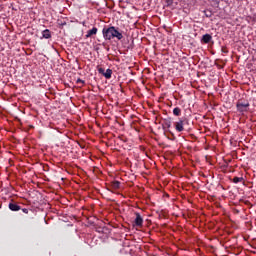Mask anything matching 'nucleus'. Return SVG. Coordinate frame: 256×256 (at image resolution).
<instances>
[{"label": "nucleus", "instance_id": "7", "mask_svg": "<svg viewBox=\"0 0 256 256\" xmlns=\"http://www.w3.org/2000/svg\"><path fill=\"white\" fill-rule=\"evenodd\" d=\"M93 35H97V28H92L91 30H88L87 34H86V37L89 38V37H93Z\"/></svg>", "mask_w": 256, "mask_h": 256}, {"label": "nucleus", "instance_id": "16", "mask_svg": "<svg viewBox=\"0 0 256 256\" xmlns=\"http://www.w3.org/2000/svg\"><path fill=\"white\" fill-rule=\"evenodd\" d=\"M78 81H81V79H78Z\"/></svg>", "mask_w": 256, "mask_h": 256}, {"label": "nucleus", "instance_id": "6", "mask_svg": "<svg viewBox=\"0 0 256 256\" xmlns=\"http://www.w3.org/2000/svg\"><path fill=\"white\" fill-rule=\"evenodd\" d=\"M211 39H213V37L210 34H205L202 37L203 43H211Z\"/></svg>", "mask_w": 256, "mask_h": 256}, {"label": "nucleus", "instance_id": "12", "mask_svg": "<svg viewBox=\"0 0 256 256\" xmlns=\"http://www.w3.org/2000/svg\"><path fill=\"white\" fill-rule=\"evenodd\" d=\"M241 181H243L242 177H234L233 178V183H241Z\"/></svg>", "mask_w": 256, "mask_h": 256}, {"label": "nucleus", "instance_id": "11", "mask_svg": "<svg viewBox=\"0 0 256 256\" xmlns=\"http://www.w3.org/2000/svg\"><path fill=\"white\" fill-rule=\"evenodd\" d=\"M121 185V183L119 181H114L112 182V187L113 189H119V186Z\"/></svg>", "mask_w": 256, "mask_h": 256}, {"label": "nucleus", "instance_id": "1", "mask_svg": "<svg viewBox=\"0 0 256 256\" xmlns=\"http://www.w3.org/2000/svg\"><path fill=\"white\" fill-rule=\"evenodd\" d=\"M103 37L104 39L111 41V39H118V41H121L123 39V34L119 32L117 29H115L114 26H111L109 28H104L103 31Z\"/></svg>", "mask_w": 256, "mask_h": 256}, {"label": "nucleus", "instance_id": "9", "mask_svg": "<svg viewBox=\"0 0 256 256\" xmlns=\"http://www.w3.org/2000/svg\"><path fill=\"white\" fill-rule=\"evenodd\" d=\"M103 75H104V77H105L106 79H111V75H113V70L107 69L106 72H104Z\"/></svg>", "mask_w": 256, "mask_h": 256}, {"label": "nucleus", "instance_id": "8", "mask_svg": "<svg viewBox=\"0 0 256 256\" xmlns=\"http://www.w3.org/2000/svg\"><path fill=\"white\" fill-rule=\"evenodd\" d=\"M42 37L44 39H51V32L49 31V29H46L42 32Z\"/></svg>", "mask_w": 256, "mask_h": 256}, {"label": "nucleus", "instance_id": "2", "mask_svg": "<svg viewBox=\"0 0 256 256\" xmlns=\"http://www.w3.org/2000/svg\"><path fill=\"white\" fill-rule=\"evenodd\" d=\"M247 107H249V103H241V102L237 103V109L238 111H240V113L247 111Z\"/></svg>", "mask_w": 256, "mask_h": 256}, {"label": "nucleus", "instance_id": "14", "mask_svg": "<svg viewBox=\"0 0 256 256\" xmlns=\"http://www.w3.org/2000/svg\"><path fill=\"white\" fill-rule=\"evenodd\" d=\"M167 127H171V122H166Z\"/></svg>", "mask_w": 256, "mask_h": 256}, {"label": "nucleus", "instance_id": "5", "mask_svg": "<svg viewBox=\"0 0 256 256\" xmlns=\"http://www.w3.org/2000/svg\"><path fill=\"white\" fill-rule=\"evenodd\" d=\"M9 210L10 211H20L21 210V206L15 204V203H10L9 204Z\"/></svg>", "mask_w": 256, "mask_h": 256}, {"label": "nucleus", "instance_id": "3", "mask_svg": "<svg viewBox=\"0 0 256 256\" xmlns=\"http://www.w3.org/2000/svg\"><path fill=\"white\" fill-rule=\"evenodd\" d=\"M136 218L134 220V223L136 225V227H141L143 225V218L141 217V214L136 213Z\"/></svg>", "mask_w": 256, "mask_h": 256}, {"label": "nucleus", "instance_id": "13", "mask_svg": "<svg viewBox=\"0 0 256 256\" xmlns=\"http://www.w3.org/2000/svg\"><path fill=\"white\" fill-rule=\"evenodd\" d=\"M98 73H101L102 75H104V73H105V69H103V68H99V69H98Z\"/></svg>", "mask_w": 256, "mask_h": 256}, {"label": "nucleus", "instance_id": "10", "mask_svg": "<svg viewBox=\"0 0 256 256\" xmlns=\"http://www.w3.org/2000/svg\"><path fill=\"white\" fill-rule=\"evenodd\" d=\"M173 114L176 115V117H179V115H181V108L179 107L174 108Z\"/></svg>", "mask_w": 256, "mask_h": 256}, {"label": "nucleus", "instance_id": "4", "mask_svg": "<svg viewBox=\"0 0 256 256\" xmlns=\"http://www.w3.org/2000/svg\"><path fill=\"white\" fill-rule=\"evenodd\" d=\"M175 129L179 133H181V131H184L185 128L183 127V120L176 122Z\"/></svg>", "mask_w": 256, "mask_h": 256}, {"label": "nucleus", "instance_id": "15", "mask_svg": "<svg viewBox=\"0 0 256 256\" xmlns=\"http://www.w3.org/2000/svg\"><path fill=\"white\" fill-rule=\"evenodd\" d=\"M23 213H29V210L23 209Z\"/></svg>", "mask_w": 256, "mask_h": 256}]
</instances>
